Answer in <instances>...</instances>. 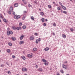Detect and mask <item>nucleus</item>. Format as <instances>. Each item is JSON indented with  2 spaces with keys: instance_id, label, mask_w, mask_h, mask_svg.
<instances>
[{
  "instance_id": "nucleus-1",
  "label": "nucleus",
  "mask_w": 75,
  "mask_h": 75,
  "mask_svg": "<svg viewBox=\"0 0 75 75\" xmlns=\"http://www.w3.org/2000/svg\"><path fill=\"white\" fill-rule=\"evenodd\" d=\"M12 28L14 30H21V27L20 26L19 27H17L16 28L15 26L12 27Z\"/></svg>"
},
{
  "instance_id": "nucleus-2",
  "label": "nucleus",
  "mask_w": 75,
  "mask_h": 75,
  "mask_svg": "<svg viewBox=\"0 0 75 75\" xmlns=\"http://www.w3.org/2000/svg\"><path fill=\"white\" fill-rule=\"evenodd\" d=\"M13 33V31H12L7 30V35H10V34L12 35Z\"/></svg>"
},
{
  "instance_id": "nucleus-3",
  "label": "nucleus",
  "mask_w": 75,
  "mask_h": 75,
  "mask_svg": "<svg viewBox=\"0 0 75 75\" xmlns=\"http://www.w3.org/2000/svg\"><path fill=\"white\" fill-rule=\"evenodd\" d=\"M14 17L15 18H16V19H18L20 18H21V16L20 15H16L14 16Z\"/></svg>"
},
{
  "instance_id": "nucleus-4",
  "label": "nucleus",
  "mask_w": 75,
  "mask_h": 75,
  "mask_svg": "<svg viewBox=\"0 0 75 75\" xmlns=\"http://www.w3.org/2000/svg\"><path fill=\"white\" fill-rule=\"evenodd\" d=\"M67 65H65L64 64H63L62 65V67L63 68H64L65 69H68V67Z\"/></svg>"
},
{
  "instance_id": "nucleus-5",
  "label": "nucleus",
  "mask_w": 75,
  "mask_h": 75,
  "mask_svg": "<svg viewBox=\"0 0 75 75\" xmlns=\"http://www.w3.org/2000/svg\"><path fill=\"white\" fill-rule=\"evenodd\" d=\"M38 71H40V72H42V71H43V70L41 68H39L38 69Z\"/></svg>"
},
{
  "instance_id": "nucleus-6",
  "label": "nucleus",
  "mask_w": 75,
  "mask_h": 75,
  "mask_svg": "<svg viewBox=\"0 0 75 75\" xmlns=\"http://www.w3.org/2000/svg\"><path fill=\"white\" fill-rule=\"evenodd\" d=\"M24 35H22L20 37V39L21 40H22L23 39V38H24Z\"/></svg>"
},
{
  "instance_id": "nucleus-7",
  "label": "nucleus",
  "mask_w": 75,
  "mask_h": 75,
  "mask_svg": "<svg viewBox=\"0 0 75 75\" xmlns=\"http://www.w3.org/2000/svg\"><path fill=\"white\" fill-rule=\"evenodd\" d=\"M11 39H12V40L14 41H16V38L13 37L11 38Z\"/></svg>"
},
{
  "instance_id": "nucleus-8",
  "label": "nucleus",
  "mask_w": 75,
  "mask_h": 75,
  "mask_svg": "<svg viewBox=\"0 0 75 75\" xmlns=\"http://www.w3.org/2000/svg\"><path fill=\"white\" fill-rule=\"evenodd\" d=\"M14 6L16 7H17L18 6V3L15 4Z\"/></svg>"
},
{
  "instance_id": "nucleus-9",
  "label": "nucleus",
  "mask_w": 75,
  "mask_h": 75,
  "mask_svg": "<svg viewBox=\"0 0 75 75\" xmlns=\"http://www.w3.org/2000/svg\"><path fill=\"white\" fill-rule=\"evenodd\" d=\"M9 10L10 11H13V8L11 6L10 7Z\"/></svg>"
},
{
  "instance_id": "nucleus-10",
  "label": "nucleus",
  "mask_w": 75,
  "mask_h": 75,
  "mask_svg": "<svg viewBox=\"0 0 75 75\" xmlns=\"http://www.w3.org/2000/svg\"><path fill=\"white\" fill-rule=\"evenodd\" d=\"M62 8L64 9V10H67V8H66V7L63 6V5L62 6Z\"/></svg>"
},
{
  "instance_id": "nucleus-11",
  "label": "nucleus",
  "mask_w": 75,
  "mask_h": 75,
  "mask_svg": "<svg viewBox=\"0 0 75 75\" xmlns=\"http://www.w3.org/2000/svg\"><path fill=\"white\" fill-rule=\"evenodd\" d=\"M28 56L30 58H33V56H32L31 55H30V54H28Z\"/></svg>"
},
{
  "instance_id": "nucleus-12",
  "label": "nucleus",
  "mask_w": 75,
  "mask_h": 75,
  "mask_svg": "<svg viewBox=\"0 0 75 75\" xmlns=\"http://www.w3.org/2000/svg\"><path fill=\"white\" fill-rule=\"evenodd\" d=\"M23 43H24V41H21L19 42V44L21 45V44H22Z\"/></svg>"
},
{
  "instance_id": "nucleus-13",
  "label": "nucleus",
  "mask_w": 75,
  "mask_h": 75,
  "mask_svg": "<svg viewBox=\"0 0 75 75\" xmlns=\"http://www.w3.org/2000/svg\"><path fill=\"white\" fill-rule=\"evenodd\" d=\"M37 48L36 47L34 48L33 49V51L35 52L37 51Z\"/></svg>"
},
{
  "instance_id": "nucleus-14",
  "label": "nucleus",
  "mask_w": 75,
  "mask_h": 75,
  "mask_svg": "<svg viewBox=\"0 0 75 75\" xmlns=\"http://www.w3.org/2000/svg\"><path fill=\"white\" fill-rule=\"evenodd\" d=\"M50 49V48L48 47H46L45 49V51H48V50Z\"/></svg>"
},
{
  "instance_id": "nucleus-15",
  "label": "nucleus",
  "mask_w": 75,
  "mask_h": 75,
  "mask_svg": "<svg viewBox=\"0 0 75 75\" xmlns=\"http://www.w3.org/2000/svg\"><path fill=\"white\" fill-rule=\"evenodd\" d=\"M22 71H27V69H25V68H23L22 69Z\"/></svg>"
},
{
  "instance_id": "nucleus-16",
  "label": "nucleus",
  "mask_w": 75,
  "mask_h": 75,
  "mask_svg": "<svg viewBox=\"0 0 75 75\" xmlns=\"http://www.w3.org/2000/svg\"><path fill=\"white\" fill-rule=\"evenodd\" d=\"M21 58L24 60H25V57L24 56H22V57H21Z\"/></svg>"
},
{
  "instance_id": "nucleus-17",
  "label": "nucleus",
  "mask_w": 75,
  "mask_h": 75,
  "mask_svg": "<svg viewBox=\"0 0 75 75\" xmlns=\"http://www.w3.org/2000/svg\"><path fill=\"white\" fill-rule=\"evenodd\" d=\"M42 61H43V62H47L46 60H45V59H42Z\"/></svg>"
},
{
  "instance_id": "nucleus-18",
  "label": "nucleus",
  "mask_w": 75,
  "mask_h": 75,
  "mask_svg": "<svg viewBox=\"0 0 75 75\" xmlns=\"http://www.w3.org/2000/svg\"><path fill=\"white\" fill-rule=\"evenodd\" d=\"M34 37H30V39L31 40H34Z\"/></svg>"
},
{
  "instance_id": "nucleus-19",
  "label": "nucleus",
  "mask_w": 75,
  "mask_h": 75,
  "mask_svg": "<svg viewBox=\"0 0 75 75\" xmlns=\"http://www.w3.org/2000/svg\"><path fill=\"white\" fill-rule=\"evenodd\" d=\"M45 65H48V62H45V63L44 64Z\"/></svg>"
},
{
  "instance_id": "nucleus-20",
  "label": "nucleus",
  "mask_w": 75,
  "mask_h": 75,
  "mask_svg": "<svg viewBox=\"0 0 75 75\" xmlns=\"http://www.w3.org/2000/svg\"><path fill=\"white\" fill-rule=\"evenodd\" d=\"M31 20H32L33 21H34V17L32 16L31 17Z\"/></svg>"
},
{
  "instance_id": "nucleus-21",
  "label": "nucleus",
  "mask_w": 75,
  "mask_h": 75,
  "mask_svg": "<svg viewBox=\"0 0 75 75\" xmlns=\"http://www.w3.org/2000/svg\"><path fill=\"white\" fill-rule=\"evenodd\" d=\"M63 13H64V14H67V12L65 11H63Z\"/></svg>"
},
{
  "instance_id": "nucleus-22",
  "label": "nucleus",
  "mask_w": 75,
  "mask_h": 75,
  "mask_svg": "<svg viewBox=\"0 0 75 75\" xmlns=\"http://www.w3.org/2000/svg\"><path fill=\"white\" fill-rule=\"evenodd\" d=\"M22 28L23 29H25V28H26V26H25V25L23 26Z\"/></svg>"
},
{
  "instance_id": "nucleus-23",
  "label": "nucleus",
  "mask_w": 75,
  "mask_h": 75,
  "mask_svg": "<svg viewBox=\"0 0 75 75\" xmlns=\"http://www.w3.org/2000/svg\"><path fill=\"white\" fill-rule=\"evenodd\" d=\"M40 14L41 16H43L44 15V13L43 12H40Z\"/></svg>"
},
{
  "instance_id": "nucleus-24",
  "label": "nucleus",
  "mask_w": 75,
  "mask_h": 75,
  "mask_svg": "<svg viewBox=\"0 0 75 75\" xmlns=\"http://www.w3.org/2000/svg\"><path fill=\"white\" fill-rule=\"evenodd\" d=\"M3 20L5 23H7V21H6V19H4Z\"/></svg>"
},
{
  "instance_id": "nucleus-25",
  "label": "nucleus",
  "mask_w": 75,
  "mask_h": 75,
  "mask_svg": "<svg viewBox=\"0 0 75 75\" xmlns=\"http://www.w3.org/2000/svg\"><path fill=\"white\" fill-rule=\"evenodd\" d=\"M8 44L9 46H12V43L11 42L9 43Z\"/></svg>"
},
{
  "instance_id": "nucleus-26",
  "label": "nucleus",
  "mask_w": 75,
  "mask_h": 75,
  "mask_svg": "<svg viewBox=\"0 0 75 75\" xmlns=\"http://www.w3.org/2000/svg\"><path fill=\"white\" fill-rule=\"evenodd\" d=\"M7 52L9 53V52H10V49H8L7 50Z\"/></svg>"
},
{
  "instance_id": "nucleus-27",
  "label": "nucleus",
  "mask_w": 75,
  "mask_h": 75,
  "mask_svg": "<svg viewBox=\"0 0 75 75\" xmlns=\"http://www.w3.org/2000/svg\"><path fill=\"white\" fill-rule=\"evenodd\" d=\"M8 74L9 75H11V72L10 71H8Z\"/></svg>"
},
{
  "instance_id": "nucleus-28",
  "label": "nucleus",
  "mask_w": 75,
  "mask_h": 75,
  "mask_svg": "<svg viewBox=\"0 0 75 75\" xmlns=\"http://www.w3.org/2000/svg\"><path fill=\"white\" fill-rule=\"evenodd\" d=\"M70 30L71 31H74V29H73V28H70Z\"/></svg>"
},
{
  "instance_id": "nucleus-29",
  "label": "nucleus",
  "mask_w": 75,
  "mask_h": 75,
  "mask_svg": "<svg viewBox=\"0 0 75 75\" xmlns=\"http://www.w3.org/2000/svg\"><path fill=\"white\" fill-rule=\"evenodd\" d=\"M60 71L61 73H62V74H64V71L62 70H60Z\"/></svg>"
},
{
  "instance_id": "nucleus-30",
  "label": "nucleus",
  "mask_w": 75,
  "mask_h": 75,
  "mask_svg": "<svg viewBox=\"0 0 75 75\" xmlns=\"http://www.w3.org/2000/svg\"><path fill=\"white\" fill-rule=\"evenodd\" d=\"M62 37L63 38H66V35H63Z\"/></svg>"
},
{
  "instance_id": "nucleus-31",
  "label": "nucleus",
  "mask_w": 75,
  "mask_h": 75,
  "mask_svg": "<svg viewBox=\"0 0 75 75\" xmlns=\"http://www.w3.org/2000/svg\"><path fill=\"white\" fill-rule=\"evenodd\" d=\"M48 7L49 8H51V5H48Z\"/></svg>"
},
{
  "instance_id": "nucleus-32",
  "label": "nucleus",
  "mask_w": 75,
  "mask_h": 75,
  "mask_svg": "<svg viewBox=\"0 0 75 75\" xmlns=\"http://www.w3.org/2000/svg\"><path fill=\"white\" fill-rule=\"evenodd\" d=\"M41 20L42 22H44V18H42Z\"/></svg>"
},
{
  "instance_id": "nucleus-33",
  "label": "nucleus",
  "mask_w": 75,
  "mask_h": 75,
  "mask_svg": "<svg viewBox=\"0 0 75 75\" xmlns=\"http://www.w3.org/2000/svg\"><path fill=\"white\" fill-rule=\"evenodd\" d=\"M37 40H38L39 42L41 41V39H40V38H39L38 39H37Z\"/></svg>"
},
{
  "instance_id": "nucleus-34",
  "label": "nucleus",
  "mask_w": 75,
  "mask_h": 75,
  "mask_svg": "<svg viewBox=\"0 0 75 75\" xmlns=\"http://www.w3.org/2000/svg\"><path fill=\"white\" fill-rule=\"evenodd\" d=\"M28 6L29 7H31V5H30V4H28Z\"/></svg>"
},
{
  "instance_id": "nucleus-35",
  "label": "nucleus",
  "mask_w": 75,
  "mask_h": 75,
  "mask_svg": "<svg viewBox=\"0 0 75 75\" xmlns=\"http://www.w3.org/2000/svg\"><path fill=\"white\" fill-rule=\"evenodd\" d=\"M53 26H54V27H55L56 26V24H55V23H54L53 25Z\"/></svg>"
},
{
  "instance_id": "nucleus-36",
  "label": "nucleus",
  "mask_w": 75,
  "mask_h": 75,
  "mask_svg": "<svg viewBox=\"0 0 75 75\" xmlns=\"http://www.w3.org/2000/svg\"><path fill=\"white\" fill-rule=\"evenodd\" d=\"M36 44H38V40H36Z\"/></svg>"
},
{
  "instance_id": "nucleus-37",
  "label": "nucleus",
  "mask_w": 75,
  "mask_h": 75,
  "mask_svg": "<svg viewBox=\"0 0 75 75\" xmlns=\"http://www.w3.org/2000/svg\"><path fill=\"white\" fill-rule=\"evenodd\" d=\"M19 25L20 26H21L22 25V23L21 22L19 23Z\"/></svg>"
},
{
  "instance_id": "nucleus-38",
  "label": "nucleus",
  "mask_w": 75,
  "mask_h": 75,
  "mask_svg": "<svg viewBox=\"0 0 75 75\" xmlns=\"http://www.w3.org/2000/svg\"><path fill=\"white\" fill-rule=\"evenodd\" d=\"M44 26H45H45H46V25H47L46 24V23H44L43 24V25Z\"/></svg>"
},
{
  "instance_id": "nucleus-39",
  "label": "nucleus",
  "mask_w": 75,
  "mask_h": 75,
  "mask_svg": "<svg viewBox=\"0 0 75 75\" xmlns=\"http://www.w3.org/2000/svg\"><path fill=\"white\" fill-rule=\"evenodd\" d=\"M59 3L60 5L61 6H63V5H62V3H61L60 2H59Z\"/></svg>"
},
{
  "instance_id": "nucleus-40",
  "label": "nucleus",
  "mask_w": 75,
  "mask_h": 75,
  "mask_svg": "<svg viewBox=\"0 0 75 75\" xmlns=\"http://www.w3.org/2000/svg\"><path fill=\"white\" fill-rule=\"evenodd\" d=\"M34 35H38V33H35V34H34Z\"/></svg>"
},
{
  "instance_id": "nucleus-41",
  "label": "nucleus",
  "mask_w": 75,
  "mask_h": 75,
  "mask_svg": "<svg viewBox=\"0 0 75 75\" xmlns=\"http://www.w3.org/2000/svg\"><path fill=\"white\" fill-rule=\"evenodd\" d=\"M24 4H27V2L26 1H23Z\"/></svg>"
},
{
  "instance_id": "nucleus-42",
  "label": "nucleus",
  "mask_w": 75,
  "mask_h": 75,
  "mask_svg": "<svg viewBox=\"0 0 75 75\" xmlns=\"http://www.w3.org/2000/svg\"><path fill=\"white\" fill-rule=\"evenodd\" d=\"M11 11H8V14H11Z\"/></svg>"
},
{
  "instance_id": "nucleus-43",
  "label": "nucleus",
  "mask_w": 75,
  "mask_h": 75,
  "mask_svg": "<svg viewBox=\"0 0 75 75\" xmlns=\"http://www.w3.org/2000/svg\"><path fill=\"white\" fill-rule=\"evenodd\" d=\"M57 10H60L61 9H60V8L59 7H58L57 8Z\"/></svg>"
},
{
  "instance_id": "nucleus-44",
  "label": "nucleus",
  "mask_w": 75,
  "mask_h": 75,
  "mask_svg": "<svg viewBox=\"0 0 75 75\" xmlns=\"http://www.w3.org/2000/svg\"><path fill=\"white\" fill-rule=\"evenodd\" d=\"M23 17L25 18V17H26V15H23Z\"/></svg>"
},
{
  "instance_id": "nucleus-45",
  "label": "nucleus",
  "mask_w": 75,
  "mask_h": 75,
  "mask_svg": "<svg viewBox=\"0 0 75 75\" xmlns=\"http://www.w3.org/2000/svg\"><path fill=\"white\" fill-rule=\"evenodd\" d=\"M15 57L14 55L12 56V58H15Z\"/></svg>"
},
{
  "instance_id": "nucleus-46",
  "label": "nucleus",
  "mask_w": 75,
  "mask_h": 75,
  "mask_svg": "<svg viewBox=\"0 0 75 75\" xmlns=\"http://www.w3.org/2000/svg\"><path fill=\"white\" fill-rule=\"evenodd\" d=\"M15 14L16 13H15V12L13 11V15H15Z\"/></svg>"
},
{
  "instance_id": "nucleus-47",
  "label": "nucleus",
  "mask_w": 75,
  "mask_h": 75,
  "mask_svg": "<svg viewBox=\"0 0 75 75\" xmlns=\"http://www.w3.org/2000/svg\"><path fill=\"white\" fill-rule=\"evenodd\" d=\"M1 67H4V65H3L1 64Z\"/></svg>"
},
{
  "instance_id": "nucleus-48",
  "label": "nucleus",
  "mask_w": 75,
  "mask_h": 75,
  "mask_svg": "<svg viewBox=\"0 0 75 75\" xmlns=\"http://www.w3.org/2000/svg\"><path fill=\"white\" fill-rule=\"evenodd\" d=\"M53 4H55V2H53Z\"/></svg>"
},
{
  "instance_id": "nucleus-49",
  "label": "nucleus",
  "mask_w": 75,
  "mask_h": 75,
  "mask_svg": "<svg viewBox=\"0 0 75 75\" xmlns=\"http://www.w3.org/2000/svg\"><path fill=\"white\" fill-rule=\"evenodd\" d=\"M57 75H60V74H59V73L58 72L57 73Z\"/></svg>"
},
{
  "instance_id": "nucleus-50",
  "label": "nucleus",
  "mask_w": 75,
  "mask_h": 75,
  "mask_svg": "<svg viewBox=\"0 0 75 75\" xmlns=\"http://www.w3.org/2000/svg\"><path fill=\"white\" fill-rule=\"evenodd\" d=\"M24 19H25V18H24V17H23L22 18V20H24Z\"/></svg>"
},
{
  "instance_id": "nucleus-51",
  "label": "nucleus",
  "mask_w": 75,
  "mask_h": 75,
  "mask_svg": "<svg viewBox=\"0 0 75 75\" xmlns=\"http://www.w3.org/2000/svg\"><path fill=\"white\" fill-rule=\"evenodd\" d=\"M6 64L7 65H8V66H9V64H8V63H6Z\"/></svg>"
},
{
  "instance_id": "nucleus-52",
  "label": "nucleus",
  "mask_w": 75,
  "mask_h": 75,
  "mask_svg": "<svg viewBox=\"0 0 75 75\" xmlns=\"http://www.w3.org/2000/svg\"><path fill=\"white\" fill-rule=\"evenodd\" d=\"M24 13H27V11H24Z\"/></svg>"
},
{
  "instance_id": "nucleus-53",
  "label": "nucleus",
  "mask_w": 75,
  "mask_h": 75,
  "mask_svg": "<svg viewBox=\"0 0 75 75\" xmlns=\"http://www.w3.org/2000/svg\"><path fill=\"white\" fill-rule=\"evenodd\" d=\"M34 3H35V4H37V2L35 1H34Z\"/></svg>"
},
{
  "instance_id": "nucleus-54",
  "label": "nucleus",
  "mask_w": 75,
  "mask_h": 75,
  "mask_svg": "<svg viewBox=\"0 0 75 75\" xmlns=\"http://www.w3.org/2000/svg\"><path fill=\"white\" fill-rule=\"evenodd\" d=\"M45 21H48V20H47V19H46L45 20Z\"/></svg>"
},
{
  "instance_id": "nucleus-55",
  "label": "nucleus",
  "mask_w": 75,
  "mask_h": 75,
  "mask_svg": "<svg viewBox=\"0 0 75 75\" xmlns=\"http://www.w3.org/2000/svg\"><path fill=\"white\" fill-rule=\"evenodd\" d=\"M64 63H65L66 64H67V61H66V62H64Z\"/></svg>"
},
{
  "instance_id": "nucleus-56",
  "label": "nucleus",
  "mask_w": 75,
  "mask_h": 75,
  "mask_svg": "<svg viewBox=\"0 0 75 75\" xmlns=\"http://www.w3.org/2000/svg\"><path fill=\"white\" fill-rule=\"evenodd\" d=\"M36 68H38V66L36 65Z\"/></svg>"
},
{
  "instance_id": "nucleus-57",
  "label": "nucleus",
  "mask_w": 75,
  "mask_h": 75,
  "mask_svg": "<svg viewBox=\"0 0 75 75\" xmlns=\"http://www.w3.org/2000/svg\"><path fill=\"white\" fill-rule=\"evenodd\" d=\"M53 34L54 35H55V33H53Z\"/></svg>"
},
{
  "instance_id": "nucleus-58",
  "label": "nucleus",
  "mask_w": 75,
  "mask_h": 75,
  "mask_svg": "<svg viewBox=\"0 0 75 75\" xmlns=\"http://www.w3.org/2000/svg\"><path fill=\"white\" fill-rule=\"evenodd\" d=\"M10 29V28H7V30H9Z\"/></svg>"
},
{
  "instance_id": "nucleus-59",
  "label": "nucleus",
  "mask_w": 75,
  "mask_h": 75,
  "mask_svg": "<svg viewBox=\"0 0 75 75\" xmlns=\"http://www.w3.org/2000/svg\"><path fill=\"white\" fill-rule=\"evenodd\" d=\"M1 18H3V16H1Z\"/></svg>"
},
{
  "instance_id": "nucleus-60",
  "label": "nucleus",
  "mask_w": 75,
  "mask_h": 75,
  "mask_svg": "<svg viewBox=\"0 0 75 75\" xmlns=\"http://www.w3.org/2000/svg\"><path fill=\"white\" fill-rule=\"evenodd\" d=\"M1 20L0 19V23H1Z\"/></svg>"
},
{
  "instance_id": "nucleus-61",
  "label": "nucleus",
  "mask_w": 75,
  "mask_h": 75,
  "mask_svg": "<svg viewBox=\"0 0 75 75\" xmlns=\"http://www.w3.org/2000/svg\"><path fill=\"white\" fill-rule=\"evenodd\" d=\"M39 10H40V11H41V9H39Z\"/></svg>"
},
{
  "instance_id": "nucleus-62",
  "label": "nucleus",
  "mask_w": 75,
  "mask_h": 75,
  "mask_svg": "<svg viewBox=\"0 0 75 75\" xmlns=\"http://www.w3.org/2000/svg\"><path fill=\"white\" fill-rule=\"evenodd\" d=\"M66 75H69V74H68Z\"/></svg>"
},
{
  "instance_id": "nucleus-63",
  "label": "nucleus",
  "mask_w": 75,
  "mask_h": 75,
  "mask_svg": "<svg viewBox=\"0 0 75 75\" xmlns=\"http://www.w3.org/2000/svg\"><path fill=\"white\" fill-rule=\"evenodd\" d=\"M5 70H7V69H5Z\"/></svg>"
},
{
  "instance_id": "nucleus-64",
  "label": "nucleus",
  "mask_w": 75,
  "mask_h": 75,
  "mask_svg": "<svg viewBox=\"0 0 75 75\" xmlns=\"http://www.w3.org/2000/svg\"><path fill=\"white\" fill-rule=\"evenodd\" d=\"M25 75H27V74H25Z\"/></svg>"
}]
</instances>
